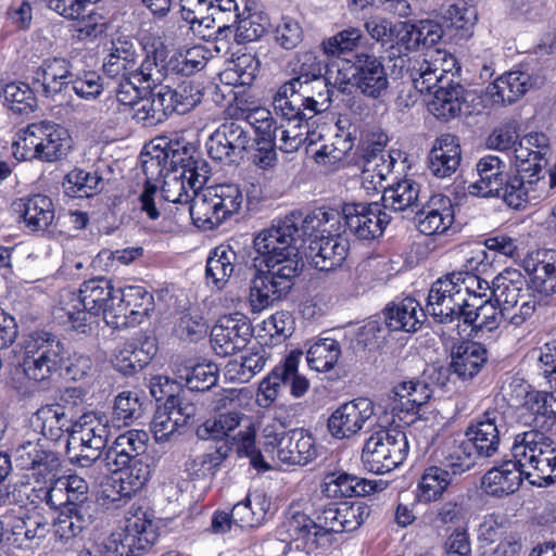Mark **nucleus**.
Masks as SVG:
<instances>
[{
	"label": "nucleus",
	"mask_w": 556,
	"mask_h": 556,
	"mask_svg": "<svg viewBox=\"0 0 556 556\" xmlns=\"http://www.w3.org/2000/svg\"><path fill=\"white\" fill-rule=\"evenodd\" d=\"M252 337V328L242 314L222 316L211 331V343L219 356H228L243 349Z\"/></svg>",
	"instance_id": "4be33fe9"
},
{
	"label": "nucleus",
	"mask_w": 556,
	"mask_h": 556,
	"mask_svg": "<svg viewBox=\"0 0 556 556\" xmlns=\"http://www.w3.org/2000/svg\"><path fill=\"white\" fill-rule=\"evenodd\" d=\"M308 121L280 119L279 125L275 124L274 135L269 136L283 153L298 151L304 142H307V147L316 146L321 136L315 131H309Z\"/></svg>",
	"instance_id": "e433bc0d"
},
{
	"label": "nucleus",
	"mask_w": 556,
	"mask_h": 556,
	"mask_svg": "<svg viewBox=\"0 0 556 556\" xmlns=\"http://www.w3.org/2000/svg\"><path fill=\"white\" fill-rule=\"evenodd\" d=\"M138 56L131 40L125 37L113 39L103 61V72L110 77H131Z\"/></svg>",
	"instance_id": "a19ab883"
},
{
	"label": "nucleus",
	"mask_w": 556,
	"mask_h": 556,
	"mask_svg": "<svg viewBox=\"0 0 556 556\" xmlns=\"http://www.w3.org/2000/svg\"><path fill=\"white\" fill-rule=\"evenodd\" d=\"M522 476L523 470L514 458L490 469L482 478V488L492 496H506L519 489Z\"/></svg>",
	"instance_id": "79ce46f5"
},
{
	"label": "nucleus",
	"mask_w": 556,
	"mask_h": 556,
	"mask_svg": "<svg viewBox=\"0 0 556 556\" xmlns=\"http://www.w3.org/2000/svg\"><path fill=\"white\" fill-rule=\"evenodd\" d=\"M334 83L341 87L352 85L364 97L379 99L389 87V77L382 62L375 55L358 54L352 64L346 60L337 63Z\"/></svg>",
	"instance_id": "f8f14e48"
},
{
	"label": "nucleus",
	"mask_w": 556,
	"mask_h": 556,
	"mask_svg": "<svg viewBox=\"0 0 556 556\" xmlns=\"http://www.w3.org/2000/svg\"><path fill=\"white\" fill-rule=\"evenodd\" d=\"M180 8L182 20L190 24L193 33L205 37L201 28L210 29L215 23V17H212V0H180Z\"/></svg>",
	"instance_id": "680f3d73"
},
{
	"label": "nucleus",
	"mask_w": 556,
	"mask_h": 556,
	"mask_svg": "<svg viewBox=\"0 0 556 556\" xmlns=\"http://www.w3.org/2000/svg\"><path fill=\"white\" fill-rule=\"evenodd\" d=\"M455 217L452 200L441 193L431 195L417 213V228L426 236L445 233Z\"/></svg>",
	"instance_id": "c756f323"
},
{
	"label": "nucleus",
	"mask_w": 556,
	"mask_h": 556,
	"mask_svg": "<svg viewBox=\"0 0 556 556\" xmlns=\"http://www.w3.org/2000/svg\"><path fill=\"white\" fill-rule=\"evenodd\" d=\"M376 490V481L362 479L344 471L329 472L323 482V491L329 497L366 496Z\"/></svg>",
	"instance_id": "49530a36"
},
{
	"label": "nucleus",
	"mask_w": 556,
	"mask_h": 556,
	"mask_svg": "<svg viewBox=\"0 0 556 556\" xmlns=\"http://www.w3.org/2000/svg\"><path fill=\"white\" fill-rule=\"evenodd\" d=\"M549 152L548 139L544 134L532 132L522 137L515 148V165L518 175L505 177L500 197L507 205L519 208L529 200L534 186L541 182V172Z\"/></svg>",
	"instance_id": "f03ea898"
},
{
	"label": "nucleus",
	"mask_w": 556,
	"mask_h": 556,
	"mask_svg": "<svg viewBox=\"0 0 556 556\" xmlns=\"http://www.w3.org/2000/svg\"><path fill=\"white\" fill-rule=\"evenodd\" d=\"M156 541L153 522L143 511L126 518L125 526L100 539L94 545L99 556H138Z\"/></svg>",
	"instance_id": "9d476101"
},
{
	"label": "nucleus",
	"mask_w": 556,
	"mask_h": 556,
	"mask_svg": "<svg viewBox=\"0 0 556 556\" xmlns=\"http://www.w3.org/2000/svg\"><path fill=\"white\" fill-rule=\"evenodd\" d=\"M478 179L467 187L473 197H500L506 177V163L496 155H485L476 164Z\"/></svg>",
	"instance_id": "2f4dec72"
},
{
	"label": "nucleus",
	"mask_w": 556,
	"mask_h": 556,
	"mask_svg": "<svg viewBox=\"0 0 556 556\" xmlns=\"http://www.w3.org/2000/svg\"><path fill=\"white\" fill-rule=\"evenodd\" d=\"M30 424L35 431L51 441H58L65 432L70 434L73 425L65 407L60 404L41 406L31 416Z\"/></svg>",
	"instance_id": "c03bdc74"
},
{
	"label": "nucleus",
	"mask_w": 556,
	"mask_h": 556,
	"mask_svg": "<svg viewBox=\"0 0 556 556\" xmlns=\"http://www.w3.org/2000/svg\"><path fill=\"white\" fill-rule=\"evenodd\" d=\"M387 137L380 136L379 140L370 144L364 155L362 182L367 190L383 189V182L392 173L395 157L383 150Z\"/></svg>",
	"instance_id": "7c9ffc66"
},
{
	"label": "nucleus",
	"mask_w": 556,
	"mask_h": 556,
	"mask_svg": "<svg viewBox=\"0 0 556 556\" xmlns=\"http://www.w3.org/2000/svg\"><path fill=\"white\" fill-rule=\"evenodd\" d=\"M253 142L250 131L232 121L222 124L208 137L206 149L213 160L233 163L243 157Z\"/></svg>",
	"instance_id": "f3484780"
},
{
	"label": "nucleus",
	"mask_w": 556,
	"mask_h": 556,
	"mask_svg": "<svg viewBox=\"0 0 556 556\" xmlns=\"http://www.w3.org/2000/svg\"><path fill=\"white\" fill-rule=\"evenodd\" d=\"M98 501L106 508H118L132 495L118 476L100 475Z\"/></svg>",
	"instance_id": "774afa93"
},
{
	"label": "nucleus",
	"mask_w": 556,
	"mask_h": 556,
	"mask_svg": "<svg viewBox=\"0 0 556 556\" xmlns=\"http://www.w3.org/2000/svg\"><path fill=\"white\" fill-rule=\"evenodd\" d=\"M110 427L108 419L97 413L88 412L75 420L71 427L67 442L68 451L78 450L71 457L72 463L80 467H88L90 462L97 459L109 440Z\"/></svg>",
	"instance_id": "ddd939ff"
},
{
	"label": "nucleus",
	"mask_w": 556,
	"mask_h": 556,
	"mask_svg": "<svg viewBox=\"0 0 556 556\" xmlns=\"http://www.w3.org/2000/svg\"><path fill=\"white\" fill-rule=\"evenodd\" d=\"M264 451L271 463L278 465H306L317 455L312 434L303 429L286 432L282 425L271 421L263 427Z\"/></svg>",
	"instance_id": "6e6552de"
},
{
	"label": "nucleus",
	"mask_w": 556,
	"mask_h": 556,
	"mask_svg": "<svg viewBox=\"0 0 556 556\" xmlns=\"http://www.w3.org/2000/svg\"><path fill=\"white\" fill-rule=\"evenodd\" d=\"M480 291L469 296V305L462 319L465 324L471 325L477 332H491L500 326L503 317L501 311H497L498 306L491 302L493 298L489 293L490 290Z\"/></svg>",
	"instance_id": "c9c22d12"
},
{
	"label": "nucleus",
	"mask_w": 556,
	"mask_h": 556,
	"mask_svg": "<svg viewBox=\"0 0 556 556\" xmlns=\"http://www.w3.org/2000/svg\"><path fill=\"white\" fill-rule=\"evenodd\" d=\"M11 208L18 224L30 232L46 231L55 219V208L50 197L34 193L15 199Z\"/></svg>",
	"instance_id": "b1692460"
},
{
	"label": "nucleus",
	"mask_w": 556,
	"mask_h": 556,
	"mask_svg": "<svg viewBox=\"0 0 556 556\" xmlns=\"http://www.w3.org/2000/svg\"><path fill=\"white\" fill-rule=\"evenodd\" d=\"M420 195V186L410 179L383 188L382 201L386 208L396 212L406 211L417 206Z\"/></svg>",
	"instance_id": "4d7b16f0"
},
{
	"label": "nucleus",
	"mask_w": 556,
	"mask_h": 556,
	"mask_svg": "<svg viewBox=\"0 0 556 556\" xmlns=\"http://www.w3.org/2000/svg\"><path fill=\"white\" fill-rule=\"evenodd\" d=\"M116 293L117 290L108 279L84 281L77 292L65 290L61 293L55 314L59 318L66 316L72 327L83 333L87 331L89 315H102L110 326L109 313L115 312Z\"/></svg>",
	"instance_id": "20e7f679"
},
{
	"label": "nucleus",
	"mask_w": 556,
	"mask_h": 556,
	"mask_svg": "<svg viewBox=\"0 0 556 556\" xmlns=\"http://www.w3.org/2000/svg\"><path fill=\"white\" fill-rule=\"evenodd\" d=\"M39 161L52 163L67 156L72 150V137L68 130L53 122L37 123Z\"/></svg>",
	"instance_id": "72a5a7b5"
},
{
	"label": "nucleus",
	"mask_w": 556,
	"mask_h": 556,
	"mask_svg": "<svg viewBox=\"0 0 556 556\" xmlns=\"http://www.w3.org/2000/svg\"><path fill=\"white\" fill-rule=\"evenodd\" d=\"M5 526L10 530L12 544L25 549L38 547L50 531L45 516L23 507L14 508L5 516Z\"/></svg>",
	"instance_id": "a211bd4d"
},
{
	"label": "nucleus",
	"mask_w": 556,
	"mask_h": 556,
	"mask_svg": "<svg viewBox=\"0 0 556 556\" xmlns=\"http://www.w3.org/2000/svg\"><path fill=\"white\" fill-rule=\"evenodd\" d=\"M480 290H490L486 280L468 273L447 274L432 283L426 311L439 323L460 319L469 305V296Z\"/></svg>",
	"instance_id": "39448f33"
},
{
	"label": "nucleus",
	"mask_w": 556,
	"mask_h": 556,
	"mask_svg": "<svg viewBox=\"0 0 556 556\" xmlns=\"http://www.w3.org/2000/svg\"><path fill=\"white\" fill-rule=\"evenodd\" d=\"M503 424V415L491 409L473 419L466 428L465 437L480 457H491L497 453Z\"/></svg>",
	"instance_id": "393cba45"
},
{
	"label": "nucleus",
	"mask_w": 556,
	"mask_h": 556,
	"mask_svg": "<svg viewBox=\"0 0 556 556\" xmlns=\"http://www.w3.org/2000/svg\"><path fill=\"white\" fill-rule=\"evenodd\" d=\"M242 203L243 194L236 184L202 186L192 198L189 215L197 227L213 229L238 214Z\"/></svg>",
	"instance_id": "0eeeda50"
},
{
	"label": "nucleus",
	"mask_w": 556,
	"mask_h": 556,
	"mask_svg": "<svg viewBox=\"0 0 556 556\" xmlns=\"http://www.w3.org/2000/svg\"><path fill=\"white\" fill-rule=\"evenodd\" d=\"M102 179L96 173L75 168L66 175L64 189L70 197L89 198L102 188Z\"/></svg>",
	"instance_id": "338daca9"
},
{
	"label": "nucleus",
	"mask_w": 556,
	"mask_h": 556,
	"mask_svg": "<svg viewBox=\"0 0 556 556\" xmlns=\"http://www.w3.org/2000/svg\"><path fill=\"white\" fill-rule=\"evenodd\" d=\"M462 159L460 147L455 136L445 134L435 139L430 151L429 170L438 178L451 177Z\"/></svg>",
	"instance_id": "4c0bfd02"
},
{
	"label": "nucleus",
	"mask_w": 556,
	"mask_h": 556,
	"mask_svg": "<svg viewBox=\"0 0 556 556\" xmlns=\"http://www.w3.org/2000/svg\"><path fill=\"white\" fill-rule=\"evenodd\" d=\"M415 89L420 92H431L438 84H452L448 75L458 72L457 61L445 50L434 49L425 58L416 59L409 68Z\"/></svg>",
	"instance_id": "2eb2a0df"
},
{
	"label": "nucleus",
	"mask_w": 556,
	"mask_h": 556,
	"mask_svg": "<svg viewBox=\"0 0 556 556\" xmlns=\"http://www.w3.org/2000/svg\"><path fill=\"white\" fill-rule=\"evenodd\" d=\"M480 457L475 447L467 440L454 441L446 446L443 456V465L450 468L454 475L469 470Z\"/></svg>",
	"instance_id": "e2e57ef3"
},
{
	"label": "nucleus",
	"mask_w": 556,
	"mask_h": 556,
	"mask_svg": "<svg viewBox=\"0 0 556 556\" xmlns=\"http://www.w3.org/2000/svg\"><path fill=\"white\" fill-rule=\"evenodd\" d=\"M71 63L63 58L46 59L34 72V83H39L46 96L54 97L71 86Z\"/></svg>",
	"instance_id": "58836bf2"
},
{
	"label": "nucleus",
	"mask_w": 556,
	"mask_h": 556,
	"mask_svg": "<svg viewBox=\"0 0 556 556\" xmlns=\"http://www.w3.org/2000/svg\"><path fill=\"white\" fill-rule=\"evenodd\" d=\"M308 147V149L315 162L326 170H333L353 149V141L349 136L336 135L319 147Z\"/></svg>",
	"instance_id": "5fc2aeb1"
},
{
	"label": "nucleus",
	"mask_w": 556,
	"mask_h": 556,
	"mask_svg": "<svg viewBox=\"0 0 556 556\" xmlns=\"http://www.w3.org/2000/svg\"><path fill=\"white\" fill-rule=\"evenodd\" d=\"M173 372L178 384L186 386L191 391H206L217 382L218 369L212 363L187 359L176 363Z\"/></svg>",
	"instance_id": "37998d69"
},
{
	"label": "nucleus",
	"mask_w": 556,
	"mask_h": 556,
	"mask_svg": "<svg viewBox=\"0 0 556 556\" xmlns=\"http://www.w3.org/2000/svg\"><path fill=\"white\" fill-rule=\"evenodd\" d=\"M92 516L89 506L67 505L59 513L54 531L63 540H68L81 533L90 526Z\"/></svg>",
	"instance_id": "6e6d98bb"
},
{
	"label": "nucleus",
	"mask_w": 556,
	"mask_h": 556,
	"mask_svg": "<svg viewBox=\"0 0 556 556\" xmlns=\"http://www.w3.org/2000/svg\"><path fill=\"white\" fill-rule=\"evenodd\" d=\"M300 92L312 117L326 112L331 105V90L326 77L302 84Z\"/></svg>",
	"instance_id": "0e129e2a"
},
{
	"label": "nucleus",
	"mask_w": 556,
	"mask_h": 556,
	"mask_svg": "<svg viewBox=\"0 0 556 556\" xmlns=\"http://www.w3.org/2000/svg\"><path fill=\"white\" fill-rule=\"evenodd\" d=\"M426 318V312L414 298L394 301L384 311L386 327L392 331H417Z\"/></svg>",
	"instance_id": "ea45409f"
},
{
	"label": "nucleus",
	"mask_w": 556,
	"mask_h": 556,
	"mask_svg": "<svg viewBox=\"0 0 556 556\" xmlns=\"http://www.w3.org/2000/svg\"><path fill=\"white\" fill-rule=\"evenodd\" d=\"M551 216L556 219V205L552 208ZM522 267L530 277L533 290L544 295L556 293V251L535 250L527 254L522 261Z\"/></svg>",
	"instance_id": "bb28decb"
},
{
	"label": "nucleus",
	"mask_w": 556,
	"mask_h": 556,
	"mask_svg": "<svg viewBox=\"0 0 556 556\" xmlns=\"http://www.w3.org/2000/svg\"><path fill=\"white\" fill-rule=\"evenodd\" d=\"M23 349L21 367L27 379L35 382L48 381L62 368L66 357L64 344L46 331L29 334Z\"/></svg>",
	"instance_id": "9b49d317"
},
{
	"label": "nucleus",
	"mask_w": 556,
	"mask_h": 556,
	"mask_svg": "<svg viewBox=\"0 0 556 556\" xmlns=\"http://www.w3.org/2000/svg\"><path fill=\"white\" fill-rule=\"evenodd\" d=\"M341 354L339 342L332 338L314 341L307 352L308 366L316 371L325 372L334 367Z\"/></svg>",
	"instance_id": "13d9d810"
},
{
	"label": "nucleus",
	"mask_w": 556,
	"mask_h": 556,
	"mask_svg": "<svg viewBox=\"0 0 556 556\" xmlns=\"http://www.w3.org/2000/svg\"><path fill=\"white\" fill-rule=\"evenodd\" d=\"M2 98L4 106L20 114L33 112L37 105L34 91L28 84L22 81L4 84Z\"/></svg>",
	"instance_id": "052dcab7"
},
{
	"label": "nucleus",
	"mask_w": 556,
	"mask_h": 556,
	"mask_svg": "<svg viewBox=\"0 0 556 556\" xmlns=\"http://www.w3.org/2000/svg\"><path fill=\"white\" fill-rule=\"evenodd\" d=\"M452 476L447 469L432 466L425 470L417 488L420 502L429 503L439 500L451 484Z\"/></svg>",
	"instance_id": "bf43d9fd"
},
{
	"label": "nucleus",
	"mask_w": 556,
	"mask_h": 556,
	"mask_svg": "<svg viewBox=\"0 0 556 556\" xmlns=\"http://www.w3.org/2000/svg\"><path fill=\"white\" fill-rule=\"evenodd\" d=\"M489 293L501 309V315L520 301L527 293H532L528 282L517 269L507 268L500 273L492 282Z\"/></svg>",
	"instance_id": "f704fd0d"
},
{
	"label": "nucleus",
	"mask_w": 556,
	"mask_h": 556,
	"mask_svg": "<svg viewBox=\"0 0 556 556\" xmlns=\"http://www.w3.org/2000/svg\"><path fill=\"white\" fill-rule=\"evenodd\" d=\"M365 507L358 504L349 505L348 503L330 504L320 509L316 515L318 531L323 535L325 545L331 543L333 533L353 531L357 529L367 516Z\"/></svg>",
	"instance_id": "5701e85b"
},
{
	"label": "nucleus",
	"mask_w": 556,
	"mask_h": 556,
	"mask_svg": "<svg viewBox=\"0 0 556 556\" xmlns=\"http://www.w3.org/2000/svg\"><path fill=\"white\" fill-rule=\"evenodd\" d=\"M542 83L539 76H533L526 71L515 70L496 78L488 86L485 93L495 104H511Z\"/></svg>",
	"instance_id": "c85d7f7f"
},
{
	"label": "nucleus",
	"mask_w": 556,
	"mask_h": 556,
	"mask_svg": "<svg viewBox=\"0 0 556 556\" xmlns=\"http://www.w3.org/2000/svg\"><path fill=\"white\" fill-rule=\"evenodd\" d=\"M141 162L147 177L144 189L140 195L141 210L151 219L159 217L160 213L154 202L157 187L153 181L162 178V198L167 202L185 205L189 212L192 198L201 190L206 176L200 174L190 161L186 164H176L170 159L169 151L161 148L160 144L146 147Z\"/></svg>",
	"instance_id": "f257e3e1"
},
{
	"label": "nucleus",
	"mask_w": 556,
	"mask_h": 556,
	"mask_svg": "<svg viewBox=\"0 0 556 556\" xmlns=\"http://www.w3.org/2000/svg\"><path fill=\"white\" fill-rule=\"evenodd\" d=\"M153 308V296L142 286L117 290L115 312L109 313L110 327L125 328L141 324Z\"/></svg>",
	"instance_id": "6ab92c4d"
},
{
	"label": "nucleus",
	"mask_w": 556,
	"mask_h": 556,
	"mask_svg": "<svg viewBox=\"0 0 556 556\" xmlns=\"http://www.w3.org/2000/svg\"><path fill=\"white\" fill-rule=\"evenodd\" d=\"M379 425L374 402L358 397L340 405L328 419V430L336 439H351L362 431L371 432Z\"/></svg>",
	"instance_id": "4468645a"
},
{
	"label": "nucleus",
	"mask_w": 556,
	"mask_h": 556,
	"mask_svg": "<svg viewBox=\"0 0 556 556\" xmlns=\"http://www.w3.org/2000/svg\"><path fill=\"white\" fill-rule=\"evenodd\" d=\"M517 397L522 402L518 406V420L523 426L547 428V392L530 389V386L519 383Z\"/></svg>",
	"instance_id": "a18cd8bd"
},
{
	"label": "nucleus",
	"mask_w": 556,
	"mask_h": 556,
	"mask_svg": "<svg viewBox=\"0 0 556 556\" xmlns=\"http://www.w3.org/2000/svg\"><path fill=\"white\" fill-rule=\"evenodd\" d=\"M193 404L172 396L159 406L151 421V432L157 442L168 441L188 419L194 416Z\"/></svg>",
	"instance_id": "cd10ccee"
},
{
	"label": "nucleus",
	"mask_w": 556,
	"mask_h": 556,
	"mask_svg": "<svg viewBox=\"0 0 556 556\" xmlns=\"http://www.w3.org/2000/svg\"><path fill=\"white\" fill-rule=\"evenodd\" d=\"M349 251V241L339 231L311 239L307 257L319 270H331L342 265Z\"/></svg>",
	"instance_id": "473e14b6"
},
{
	"label": "nucleus",
	"mask_w": 556,
	"mask_h": 556,
	"mask_svg": "<svg viewBox=\"0 0 556 556\" xmlns=\"http://www.w3.org/2000/svg\"><path fill=\"white\" fill-rule=\"evenodd\" d=\"M226 457V447L197 455L186 463V472L191 480H204L215 475Z\"/></svg>",
	"instance_id": "69168bd1"
},
{
	"label": "nucleus",
	"mask_w": 556,
	"mask_h": 556,
	"mask_svg": "<svg viewBox=\"0 0 556 556\" xmlns=\"http://www.w3.org/2000/svg\"><path fill=\"white\" fill-rule=\"evenodd\" d=\"M14 460L22 470L31 471L38 482L54 477L61 466L58 455L40 441L28 440L20 444L14 452Z\"/></svg>",
	"instance_id": "a878e982"
},
{
	"label": "nucleus",
	"mask_w": 556,
	"mask_h": 556,
	"mask_svg": "<svg viewBox=\"0 0 556 556\" xmlns=\"http://www.w3.org/2000/svg\"><path fill=\"white\" fill-rule=\"evenodd\" d=\"M318 530L316 519L304 513L290 510L277 529V536L281 542H288L296 549L311 554L326 546Z\"/></svg>",
	"instance_id": "412c9836"
},
{
	"label": "nucleus",
	"mask_w": 556,
	"mask_h": 556,
	"mask_svg": "<svg viewBox=\"0 0 556 556\" xmlns=\"http://www.w3.org/2000/svg\"><path fill=\"white\" fill-rule=\"evenodd\" d=\"M296 275L278 268L256 270L249 287L248 301L251 311L260 313L271 307L289 291Z\"/></svg>",
	"instance_id": "dca6fc26"
},
{
	"label": "nucleus",
	"mask_w": 556,
	"mask_h": 556,
	"mask_svg": "<svg viewBox=\"0 0 556 556\" xmlns=\"http://www.w3.org/2000/svg\"><path fill=\"white\" fill-rule=\"evenodd\" d=\"M408 452L409 443L404 431L378 425L366 439L361 459L366 470L383 475L401 466Z\"/></svg>",
	"instance_id": "1a4fd4ad"
},
{
	"label": "nucleus",
	"mask_w": 556,
	"mask_h": 556,
	"mask_svg": "<svg viewBox=\"0 0 556 556\" xmlns=\"http://www.w3.org/2000/svg\"><path fill=\"white\" fill-rule=\"evenodd\" d=\"M300 214L276 218L270 226L261 230L253 240V247L265 268H278L299 274L302 260L296 245L300 239Z\"/></svg>",
	"instance_id": "7ed1b4c3"
},
{
	"label": "nucleus",
	"mask_w": 556,
	"mask_h": 556,
	"mask_svg": "<svg viewBox=\"0 0 556 556\" xmlns=\"http://www.w3.org/2000/svg\"><path fill=\"white\" fill-rule=\"evenodd\" d=\"M464 89L458 84H441L428 101V110L435 117L450 119L459 114L463 105Z\"/></svg>",
	"instance_id": "603ef678"
},
{
	"label": "nucleus",
	"mask_w": 556,
	"mask_h": 556,
	"mask_svg": "<svg viewBox=\"0 0 556 556\" xmlns=\"http://www.w3.org/2000/svg\"><path fill=\"white\" fill-rule=\"evenodd\" d=\"M341 214L334 208L317 207L304 218L300 216V238L307 236L311 239L320 236H330L340 231Z\"/></svg>",
	"instance_id": "3c124183"
},
{
	"label": "nucleus",
	"mask_w": 556,
	"mask_h": 556,
	"mask_svg": "<svg viewBox=\"0 0 556 556\" xmlns=\"http://www.w3.org/2000/svg\"><path fill=\"white\" fill-rule=\"evenodd\" d=\"M237 253L229 245H218L206 262L205 278L208 286L222 290L235 271Z\"/></svg>",
	"instance_id": "8fccbe9b"
},
{
	"label": "nucleus",
	"mask_w": 556,
	"mask_h": 556,
	"mask_svg": "<svg viewBox=\"0 0 556 556\" xmlns=\"http://www.w3.org/2000/svg\"><path fill=\"white\" fill-rule=\"evenodd\" d=\"M393 410L414 412L432 395L429 386L419 380L403 381L393 389Z\"/></svg>",
	"instance_id": "864d4df0"
},
{
	"label": "nucleus",
	"mask_w": 556,
	"mask_h": 556,
	"mask_svg": "<svg viewBox=\"0 0 556 556\" xmlns=\"http://www.w3.org/2000/svg\"><path fill=\"white\" fill-rule=\"evenodd\" d=\"M346 229L361 240H372L383 233L389 215L378 203H348L342 208Z\"/></svg>",
	"instance_id": "aec40b11"
},
{
	"label": "nucleus",
	"mask_w": 556,
	"mask_h": 556,
	"mask_svg": "<svg viewBox=\"0 0 556 556\" xmlns=\"http://www.w3.org/2000/svg\"><path fill=\"white\" fill-rule=\"evenodd\" d=\"M301 86L286 81L275 91L271 105L275 114L280 119H311V113L306 110Z\"/></svg>",
	"instance_id": "de8ad7c7"
},
{
	"label": "nucleus",
	"mask_w": 556,
	"mask_h": 556,
	"mask_svg": "<svg viewBox=\"0 0 556 556\" xmlns=\"http://www.w3.org/2000/svg\"><path fill=\"white\" fill-rule=\"evenodd\" d=\"M486 362V350L477 342H464L452 354V371L460 379L473 378Z\"/></svg>",
	"instance_id": "09e8293b"
},
{
	"label": "nucleus",
	"mask_w": 556,
	"mask_h": 556,
	"mask_svg": "<svg viewBox=\"0 0 556 556\" xmlns=\"http://www.w3.org/2000/svg\"><path fill=\"white\" fill-rule=\"evenodd\" d=\"M511 454L531 484L541 488L556 482V442L542 431L517 434Z\"/></svg>",
	"instance_id": "423d86ee"
}]
</instances>
